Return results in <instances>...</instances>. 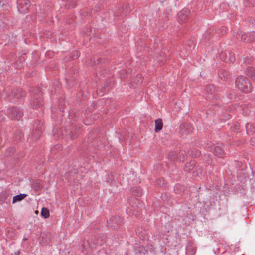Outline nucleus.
<instances>
[{
    "instance_id": "obj_1",
    "label": "nucleus",
    "mask_w": 255,
    "mask_h": 255,
    "mask_svg": "<svg viewBox=\"0 0 255 255\" xmlns=\"http://www.w3.org/2000/svg\"><path fill=\"white\" fill-rule=\"evenodd\" d=\"M105 242V236L104 235H98L94 236V238L88 240L84 242L81 246V251L83 253L86 254L91 249L95 248L96 246H101Z\"/></svg>"
},
{
    "instance_id": "obj_2",
    "label": "nucleus",
    "mask_w": 255,
    "mask_h": 255,
    "mask_svg": "<svg viewBox=\"0 0 255 255\" xmlns=\"http://www.w3.org/2000/svg\"><path fill=\"white\" fill-rule=\"evenodd\" d=\"M235 86L239 90L246 93L250 92L252 89L249 79L244 76H240L236 78Z\"/></svg>"
},
{
    "instance_id": "obj_3",
    "label": "nucleus",
    "mask_w": 255,
    "mask_h": 255,
    "mask_svg": "<svg viewBox=\"0 0 255 255\" xmlns=\"http://www.w3.org/2000/svg\"><path fill=\"white\" fill-rule=\"evenodd\" d=\"M31 95L30 104L33 108H37L43 104V101L41 99L42 93L40 89L38 88L34 89L32 92Z\"/></svg>"
},
{
    "instance_id": "obj_4",
    "label": "nucleus",
    "mask_w": 255,
    "mask_h": 255,
    "mask_svg": "<svg viewBox=\"0 0 255 255\" xmlns=\"http://www.w3.org/2000/svg\"><path fill=\"white\" fill-rule=\"evenodd\" d=\"M44 129V123L41 120H36L33 126L31 131V137L34 139H37L40 137L41 134Z\"/></svg>"
},
{
    "instance_id": "obj_5",
    "label": "nucleus",
    "mask_w": 255,
    "mask_h": 255,
    "mask_svg": "<svg viewBox=\"0 0 255 255\" xmlns=\"http://www.w3.org/2000/svg\"><path fill=\"white\" fill-rule=\"evenodd\" d=\"M6 114L12 120H19L23 116V113L19 108L11 107L7 109Z\"/></svg>"
},
{
    "instance_id": "obj_6",
    "label": "nucleus",
    "mask_w": 255,
    "mask_h": 255,
    "mask_svg": "<svg viewBox=\"0 0 255 255\" xmlns=\"http://www.w3.org/2000/svg\"><path fill=\"white\" fill-rule=\"evenodd\" d=\"M17 8L21 13L25 14L30 6L29 0H17Z\"/></svg>"
},
{
    "instance_id": "obj_7",
    "label": "nucleus",
    "mask_w": 255,
    "mask_h": 255,
    "mask_svg": "<svg viewBox=\"0 0 255 255\" xmlns=\"http://www.w3.org/2000/svg\"><path fill=\"white\" fill-rule=\"evenodd\" d=\"M190 10L187 8H184L178 13V21L181 24L186 22L188 18Z\"/></svg>"
},
{
    "instance_id": "obj_8",
    "label": "nucleus",
    "mask_w": 255,
    "mask_h": 255,
    "mask_svg": "<svg viewBox=\"0 0 255 255\" xmlns=\"http://www.w3.org/2000/svg\"><path fill=\"white\" fill-rule=\"evenodd\" d=\"M123 223V219L119 216H112L109 219L108 224L112 228L116 229Z\"/></svg>"
},
{
    "instance_id": "obj_9",
    "label": "nucleus",
    "mask_w": 255,
    "mask_h": 255,
    "mask_svg": "<svg viewBox=\"0 0 255 255\" xmlns=\"http://www.w3.org/2000/svg\"><path fill=\"white\" fill-rule=\"evenodd\" d=\"M241 40L245 43L251 42L255 41V32L252 31L242 34L241 35Z\"/></svg>"
},
{
    "instance_id": "obj_10",
    "label": "nucleus",
    "mask_w": 255,
    "mask_h": 255,
    "mask_svg": "<svg viewBox=\"0 0 255 255\" xmlns=\"http://www.w3.org/2000/svg\"><path fill=\"white\" fill-rule=\"evenodd\" d=\"M25 93L21 88H15L11 93V96L15 99H18L25 96Z\"/></svg>"
},
{
    "instance_id": "obj_11",
    "label": "nucleus",
    "mask_w": 255,
    "mask_h": 255,
    "mask_svg": "<svg viewBox=\"0 0 255 255\" xmlns=\"http://www.w3.org/2000/svg\"><path fill=\"white\" fill-rule=\"evenodd\" d=\"M212 152L214 154L221 158H223L225 155V153L224 152L223 149L219 145H214Z\"/></svg>"
},
{
    "instance_id": "obj_12",
    "label": "nucleus",
    "mask_w": 255,
    "mask_h": 255,
    "mask_svg": "<svg viewBox=\"0 0 255 255\" xmlns=\"http://www.w3.org/2000/svg\"><path fill=\"white\" fill-rule=\"evenodd\" d=\"M180 131L182 133L187 134L191 132L192 129L191 128L190 126L188 124H181L180 126Z\"/></svg>"
},
{
    "instance_id": "obj_13",
    "label": "nucleus",
    "mask_w": 255,
    "mask_h": 255,
    "mask_svg": "<svg viewBox=\"0 0 255 255\" xmlns=\"http://www.w3.org/2000/svg\"><path fill=\"white\" fill-rule=\"evenodd\" d=\"M163 128V122L161 118H158L155 121V132H158Z\"/></svg>"
},
{
    "instance_id": "obj_14",
    "label": "nucleus",
    "mask_w": 255,
    "mask_h": 255,
    "mask_svg": "<svg viewBox=\"0 0 255 255\" xmlns=\"http://www.w3.org/2000/svg\"><path fill=\"white\" fill-rule=\"evenodd\" d=\"M245 128L248 135H251L255 131V126L251 123H246Z\"/></svg>"
},
{
    "instance_id": "obj_15",
    "label": "nucleus",
    "mask_w": 255,
    "mask_h": 255,
    "mask_svg": "<svg viewBox=\"0 0 255 255\" xmlns=\"http://www.w3.org/2000/svg\"><path fill=\"white\" fill-rule=\"evenodd\" d=\"M196 252V248L191 244H189L186 247V253L187 255H194Z\"/></svg>"
},
{
    "instance_id": "obj_16",
    "label": "nucleus",
    "mask_w": 255,
    "mask_h": 255,
    "mask_svg": "<svg viewBox=\"0 0 255 255\" xmlns=\"http://www.w3.org/2000/svg\"><path fill=\"white\" fill-rule=\"evenodd\" d=\"M144 250L143 246L141 245L140 243L137 242L134 244L133 250L135 254L141 253Z\"/></svg>"
},
{
    "instance_id": "obj_17",
    "label": "nucleus",
    "mask_w": 255,
    "mask_h": 255,
    "mask_svg": "<svg viewBox=\"0 0 255 255\" xmlns=\"http://www.w3.org/2000/svg\"><path fill=\"white\" fill-rule=\"evenodd\" d=\"M246 74L252 79H255V70L251 66H248L246 71Z\"/></svg>"
},
{
    "instance_id": "obj_18",
    "label": "nucleus",
    "mask_w": 255,
    "mask_h": 255,
    "mask_svg": "<svg viewBox=\"0 0 255 255\" xmlns=\"http://www.w3.org/2000/svg\"><path fill=\"white\" fill-rule=\"evenodd\" d=\"M132 194L136 196H140L142 195V189L139 187H134L131 190Z\"/></svg>"
},
{
    "instance_id": "obj_19",
    "label": "nucleus",
    "mask_w": 255,
    "mask_h": 255,
    "mask_svg": "<svg viewBox=\"0 0 255 255\" xmlns=\"http://www.w3.org/2000/svg\"><path fill=\"white\" fill-rule=\"evenodd\" d=\"M195 166V160H191L189 162H188L185 164L184 167V170L186 172H189L193 169Z\"/></svg>"
},
{
    "instance_id": "obj_20",
    "label": "nucleus",
    "mask_w": 255,
    "mask_h": 255,
    "mask_svg": "<svg viewBox=\"0 0 255 255\" xmlns=\"http://www.w3.org/2000/svg\"><path fill=\"white\" fill-rule=\"evenodd\" d=\"M27 195L24 193H20V194L15 195L13 198L12 203H15L17 202H19L24 199Z\"/></svg>"
},
{
    "instance_id": "obj_21",
    "label": "nucleus",
    "mask_w": 255,
    "mask_h": 255,
    "mask_svg": "<svg viewBox=\"0 0 255 255\" xmlns=\"http://www.w3.org/2000/svg\"><path fill=\"white\" fill-rule=\"evenodd\" d=\"M136 234L139 236V237L142 239L144 240L146 238V232L145 230H143L142 228H138L136 231Z\"/></svg>"
},
{
    "instance_id": "obj_22",
    "label": "nucleus",
    "mask_w": 255,
    "mask_h": 255,
    "mask_svg": "<svg viewBox=\"0 0 255 255\" xmlns=\"http://www.w3.org/2000/svg\"><path fill=\"white\" fill-rule=\"evenodd\" d=\"M64 1L68 2L66 7L67 8H74L76 6L77 2L76 0H63Z\"/></svg>"
},
{
    "instance_id": "obj_23",
    "label": "nucleus",
    "mask_w": 255,
    "mask_h": 255,
    "mask_svg": "<svg viewBox=\"0 0 255 255\" xmlns=\"http://www.w3.org/2000/svg\"><path fill=\"white\" fill-rule=\"evenodd\" d=\"M40 215L41 217L45 219L47 218L50 216L49 211L46 208L43 207L42 208Z\"/></svg>"
},
{
    "instance_id": "obj_24",
    "label": "nucleus",
    "mask_w": 255,
    "mask_h": 255,
    "mask_svg": "<svg viewBox=\"0 0 255 255\" xmlns=\"http://www.w3.org/2000/svg\"><path fill=\"white\" fill-rule=\"evenodd\" d=\"M65 106V100L62 98L59 100L58 109L61 112H63Z\"/></svg>"
},
{
    "instance_id": "obj_25",
    "label": "nucleus",
    "mask_w": 255,
    "mask_h": 255,
    "mask_svg": "<svg viewBox=\"0 0 255 255\" xmlns=\"http://www.w3.org/2000/svg\"><path fill=\"white\" fill-rule=\"evenodd\" d=\"M23 137V134L22 133V132L19 130H17L15 132V140L16 141H21L22 138Z\"/></svg>"
},
{
    "instance_id": "obj_26",
    "label": "nucleus",
    "mask_w": 255,
    "mask_h": 255,
    "mask_svg": "<svg viewBox=\"0 0 255 255\" xmlns=\"http://www.w3.org/2000/svg\"><path fill=\"white\" fill-rule=\"evenodd\" d=\"M214 145L210 141H208L205 144V147L209 151H212Z\"/></svg>"
},
{
    "instance_id": "obj_27",
    "label": "nucleus",
    "mask_w": 255,
    "mask_h": 255,
    "mask_svg": "<svg viewBox=\"0 0 255 255\" xmlns=\"http://www.w3.org/2000/svg\"><path fill=\"white\" fill-rule=\"evenodd\" d=\"M8 196L9 195L8 193L6 192L3 193V194L0 195V201L2 202H6V200Z\"/></svg>"
},
{
    "instance_id": "obj_28",
    "label": "nucleus",
    "mask_w": 255,
    "mask_h": 255,
    "mask_svg": "<svg viewBox=\"0 0 255 255\" xmlns=\"http://www.w3.org/2000/svg\"><path fill=\"white\" fill-rule=\"evenodd\" d=\"M164 180H163L162 178H160L157 180V184L159 186H164Z\"/></svg>"
},
{
    "instance_id": "obj_29",
    "label": "nucleus",
    "mask_w": 255,
    "mask_h": 255,
    "mask_svg": "<svg viewBox=\"0 0 255 255\" xmlns=\"http://www.w3.org/2000/svg\"><path fill=\"white\" fill-rule=\"evenodd\" d=\"M74 53L76 54V55L74 54L73 56H72V59H76L79 56H80V52L79 51H75L74 52Z\"/></svg>"
},
{
    "instance_id": "obj_30",
    "label": "nucleus",
    "mask_w": 255,
    "mask_h": 255,
    "mask_svg": "<svg viewBox=\"0 0 255 255\" xmlns=\"http://www.w3.org/2000/svg\"><path fill=\"white\" fill-rule=\"evenodd\" d=\"M221 29V31L220 32V33L222 35H224L226 33V28L225 27H222Z\"/></svg>"
},
{
    "instance_id": "obj_31",
    "label": "nucleus",
    "mask_w": 255,
    "mask_h": 255,
    "mask_svg": "<svg viewBox=\"0 0 255 255\" xmlns=\"http://www.w3.org/2000/svg\"><path fill=\"white\" fill-rule=\"evenodd\" d=\"M56 111V108L55 107H51V113H52V117H53V114Z\"/></svg>"
},
{
    "instance_id": "obj_32",
    "label": "nucleus",
    "mask_w": 255,
    "mask_h": 255,
    "mask_svg": "<svg viewBox=\"0 0 255 255\" xmlns=\"http://www.w3.org/2000/svg\"><path fill=\"white\" fill-rule=\"evenodd\" d=\"M200 154H201V152L199 151H198V150L195 151V157L199 156L200 155Z\"/></svg>"
},
{
    "instance_id": "obj_33",
    "label": "nucleus",
    "mask_w": 255,
    "mask_h": 255,
    "mask_svg": "<svg viewBox=\"0 0 255 255\" xmlns=\"http://www.w3.org/2000/svg\"><path fill=\"white\" fill-rule=\"evenodd\" d=\"M212 88H213L212 85H207L206 87V89L207 91H208V90H211Z\"/></svg>"
},
{
    "instance_id": "obj_34",
    "label": "nucleus",
    "mask_w": 255,
    "mask_h": 255,
    "mask_svg": "<svg viewBox=\"0 0 255 255\" xmlns=\"http://www.w3.org/2000/svg\"><path fill=\"white\" fill-rule=\"evenodd\" d=\"M70 136L71 138H72V139H74L76 137V136L72 132L71 133V134H70Z\"/></svg>"
},
{
    "instance_id": "obj_35",
    "label": "nucleus",
    "mask_w": 255,
    "mask_h": 255,
    "mask_svg": "<svg viewBox=\"0 0 255 255\" xmlns=\"http://www.w3.org/2000/svg\"><path fill=\"white\" fill-rule=\"evenodd\" d=\"M20 255V252L18 251L15 253V255Z\"/></svg>"
},
{
    "instance_id": "obj_36",
    "label": "nucleus",
    "mask_w": 255,
    "mask_h": 255,
    "mask_svg": "<svg viewBox=\"0 0 255 255\" xmlns=\"http://www.w3.org/2000/svg\"><path fill=\"white\" fill-rule=\"evenodd\" d=\"M254 142H255V139H252V140H251V144H252V145H254V144H253V143H254Z\"/></svg>"
},
{
    "instance_id": "obj_37",
    "label": "nucleus",
    "mask_w": 255,
    "mask_h": 255,
    "mask_svg": "<svg viewBox=\"0 0 255 255\" xmlns=\"http://www.w3.org/2000/svg\"><path fill=\"white\" fill-rule=\"evenodd\" d=\"M251 59H247V63H249L250 62H251Z\"/></svg>"
},
{
    "instance_id": "obj_38",
    "label": "nucleus",
    "mask_w": 255,
    "mask_h": 255,
    "mask_svg": "<svg viewBox=\"0 0 255 255\" xmlns=\"http://www.w3.org/2000/svg\"><path fill=\"white\" fill-rule=\"evenodd\" d=\"M245 59H246V58H244V62H246Z\"/></svg>"
}]
</instances>
